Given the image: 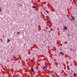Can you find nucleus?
Here are the masks:
<instances>
[{
	"instance_id": "nucleus-1",
	"label": "nucleus",
	"mask_w": 77,
	"mask_h": 77,
	"mask_svg": "<svg viewBox=\"0 0 77 77\" xmlns=\"http://www.w3.org/2000/svg\"><path fill=\"white\" fill-rule=\"evenodd\" d=\"M64 29H65V30H67V29H68L67 28V27H66V26H64Z\"/></svg>"
},
{
	"instance_id": "nucleus-2",
	"label": "nucleus",
	"mask_w": 77,
	"mask_h": 77,
	"mask_svg": "<svg viewBox=\"0 0 77 77\" xmlns=\"http://www.w3.org/2000/svg\"><path fill=\"white\" fill-rule=\"evenodd\" d=\"M72 18L73 20H75V17H74L73 16H72Z\"/></svg>"
},
{
	"instance_id": "nucleus-3",
	"label": "nucleus",
	"mask_w": 77,
	"mask_h": 77,
	"mask_svg": "<svg viewBox=\"0 0 77 77\" xmlns=\"http://www.w3.org/2000/svg\"><path fill=\"white\" fill-rule=\"evenodd\" d=\"M47 68V67L45 66H44L42 68L43 70H44V69H45V68Z\"/></svg>"
},
{
	"instance_id": "nucleus-4",
	"label": "nucleus",
	"mask_w": 77,
	"mask_h": 77,
	"mask_svg": "<svg viewBox=\"0 0 77 77\" xmlns=\"http://www.w3.org/2000/svg\"><path fill=\"white\" fill-rule=\"evenodd\" d=\"M31 71H34V70H33V68H31Z\"/></svg>"
},
{
	"instance_id": "nucleus-5",
	"label": "nucleus",
	"mask_w": 77,
	"mask_h": 77,
	"mask_svg": "<svg viewBox=\"0 0 77 77\" xmlns=\"http://www.w3.org/2000/svg\"><path fill=\"white\" fill-rule=\"evenodd\" d=\"M32 8H33V9H35V8H36V7L35 6H33L32 7Z\"/></svg>"
},
{
	"instance_id": "nucleus-6",
	"label": "nucleus",
	"mask_w": 77,
	"mask_h": 77,
	"mask_svg": "<svg viewBox=\"0 0 77 77\" xmlns=\"http://www.w3.org/2000/svg\"><path fill=\"white\" fill-rule=\"evenodd\" d=\"M76 75H77V74H75V73H74V74H73L74 76H75Z\"/></svg>"
},
{
	"instance_id": "nucleus-7",
	"label": "nucleus",
	"mask_w": 77,
	"mask_h": 77,
	"mask_svg": "<svg viewBox=\"0 0 77 77\" xmlns=\"http://www.w3.org/2000/svg\"><path fill=\"white\" fill-rule=\"evenodd\" d=\"M7 41H8V42H10V40H9V39H7Z\"/></svg>"
},
{
	"instance_id": "nucleus-8",
	"label": "nucleus",
	"mask_w": 77,
	"mask_h": 77,
	"mask_svg": "<svg viewBox=\"0 0 77 77\" xmlns=\"http://www.w3.org/2000/svg\"><path fill=\"white\" fill-rule=\"evenodd\" d=\"M69 20H71V21H72V20H73V19H72V18L71 19V18L69 19Z\"/></svg>"
},
{
	"instance_id": "nucleus-9",
	"label": "nucleus",
	"mask_w": 77,
	"mask_h": 77,
	"mask_svg": "<svg viewBox=\"0 0 77 77\" xmlns=\"http://www.w3.org/2000/svg\"><path fill=\"white\" fill-rule=\"evenodd\" d=\"M50 21L49 20H48L47 21V23H50Z\"/></svg>"
},
{
	"instance_id": "nucleus-10",
	"label": "nucleus",
	"mask_w": 77,
	"mask_h": 77,
	"mask_svg": "<svg viewBox=\"0 0 77 77\" xmlns=\"http://www.w3.org/2000/svg\"><path fill=\"white\" fill-rule=\"evenodd\" d=\"M60 54H62V52H60Z\"/></svg>"
},
{
	"instance_id": "nucleus-11",
	"label": "nucleus",
	"mask_w": 77,
	"mask_h": 77,
	"mask_svg": "<svg viewBox=\"0 0 77 77\" xmlns=\"http://www.w3.org/2000/svg\"><path fill=\"white\" fill-rule=\"evenodd\" d=\"M34 60H31V62H33V61H34Z\"/></svg>"
},
{
	"instance_id": "nucleus-12",
	"label": "nucleus",
	"mask_w": 77,
	"mask_h": 77,
	"mask_svg": "<svg viewBox=\"0 0 77 77\" xmlns=\"http://www.w3.org/2000/svg\"><path fill=\"white\" fill-rule=\"evenodd\" d=\"M43 30L44 31H45V32H46V30H45V29H44Z\"/></svg>"
},
{
	"instance_id": "nucleus-13",
	"label": "nucleus",
	"mask_w": 77,
	"mask_h": 77,
	"mask_svg": "<svg viewBox=\"0 0 77 77\" xmlns=\"http://www.w3.org/2000/svg\"><path fill=\"white\" fill-rule=\"evenodd\" d=\"M70 50H71V51L72 50V49H71V48H70Z\"/></svg>"
},
{
	"instance_id": "nucleus-14",
	"label": "nucleus",
	"mask_w": 77,
	"mask_h": 77,
	"mask_svg": "<svg viewBox=\"0 0 77 77\" xmlns=\"http://www.w3.org/2000/svg\"><path fill=\"white\" fill-rule=\"evenodd\" d=\"M0 12H1V10L0 9Z\"/></svg>"
},
{
	"instance_id": "nucleus-15",
	"label": "nucleus",
	"mask_w": 77,
	"mask_h": 77,
	"mask_svg": "<svg viewBox=\"0 0 77 77\" xmlns=\"http://www.w3.org/2000/svg\"><path fill=\"white\" fill-rule=\"evenodd\" d=\"M18 77H20L19 76H18Z\"/></svg>"
}]
</instances>
